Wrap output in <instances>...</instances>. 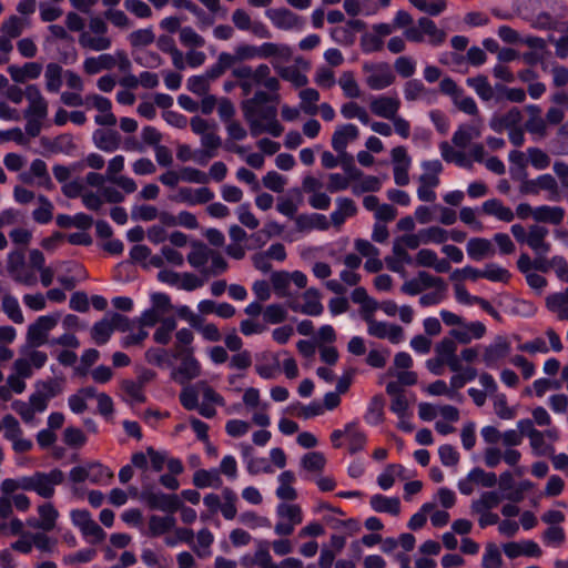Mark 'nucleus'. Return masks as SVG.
Here are the masks:
<instances>
[{
    "mask_svg": "<svg viewBox=\"0 0 568 568\" xmlns=\"http://www.w3.org/2000/svg\"><path fill=\"white\" fill-rule=\"evenodd\" d=\"M47 362L45 352L28 345L22 346L12 364V373L7 377V383L14 394H22L27 388L26 379L31 378L36 371L43 368Z\"/></svg>",
    "mask_w": 568,
    "mask_h": 568,
    "instance_id": "obj_1",
    "label": "nucleus"
},
{
    "mask_svg": "<svg viewBox=\"0 0 568 568\" xmlns=\"http://www.w3.org/2000/svg\"><path fill=\"white\" fill-rule=\"evenodd\" d=\"M27 108L23 111L26 119L24 130L29 136L36 138L40 134L43 122L48 118L49 103L36 84L26 87Z\"/></svg>",
    "mask_w": 568,
    "mask_h": 568,
    "instance_id": "obj_2",
    "label": "nucleus"
},
{
    "mask_svg": "<svg viewBox=\"0 0 568 568\" xmlns=\"http://www.w3.org/2000/svg\"><path fill=\"white\" fill-rule=\"evenodd\" d=\"M510 231L516 241L526 244L536 256L546 257L549 254L551 244L547 241L549 235L547 227L532 224L526 230L521 224H513Z\"/></svg>",
    "mask_w": 568,
    "mask_h": 568,
    "instance_id": "obj_3",
    "label": "nucleus"
},
{
    "mask_svg": "<svg viewBox=\"0 0 568 568\" xmlns=\"http://www.w3.org/2000/svg\"><path fill=\"white\" fill-rule=\"evenodd\" d=\"M78 42L81 48L102 52L112 47V39L108 34V24L100 17L90 19L88 28L79 34Z\"/></svg>",
    "mask_w": 568,
    "mask_h": 568,
    "instance_id": "obj_4",
    "label": "nucleus"
},
{
    "mask_svg": "<svg viewBox=\"0 0 568 568\" xmlns=\"http://www.w3.org/2000/svg\"><path fill=\"white\" fill-rule=\"evenodd\" d=\"M63 480L64 474L58 468L48 473L36 471L27 476V491H33L44 499H50L55 494V487L61 485Z\"/></svg>",
    "mask_w": 568,
    "mask_h": 568,
    "instance_id": "obj_5",
    "label": "nucleus"
},
{
    "mask_svg": "<svg viewBox=\"0 0 568 568\" xmlns=\"http://www.w3.org/2000/svg\"><path fill=\"white\" fill-rule=\"evenodd\" d=\"M60 314H47L39 316L27 328L26 342L28 346L38 348L42 345H50V332L58 325Z\"/></svg>",
    "mask_w": 568,
    "mask_h": 568,
    "instance_id": "obj_6",
    "label": "nucleus"
},
{
    "mask_svg": "<svg viewBox=\"0 0 568 568\" xmlns=\"http://www.w3.org/2000/svg\"><path fill=\"white\" fill-rule=\"evenodd\" d=\"M112 477L113 473L111 469L100 463H88L85 465L75 466L71 468L69 473V479L74 485L87 480L94 485H105Z\"/></svg>",
    "mask_w": 568,
    "mask_h": 568,
    "instance_id": "obj_7",
    "label": "nucleus"
},
{
    "mask_svg": "<svg viewBox=\"0 0 568 568\" xmlns=\"http://www.w3.org/2000/svg\"><path fill=\"white\" fill-rule=\"evenodd\" d=\"M362 68L366 85L374 91L384 90L395 82L396 77L387 62H365Z\"/></svg>",
    "mask_w": 568,
    "mask_h": 568,
    "instance_id": "obj_8",
    "label": "nucleus"
},
{
    "mask_svg": "<svg viewBox=\"0 0 568 568\" xmlns=\"http://www.w3.org/2000/svg\"><path fill=\"white\" fill-rule=\"evenodd\" d=\"M8 272L12 280L26 286H34L38 283L37 270L30 263L24 261L21 251L11 252L8 255Z\"/></svg>",
    "mask_w": 568,
    "mask_h": 568,
    "instance_id": "obj_9",
    "label": "nucleus"
},
{
    "mask_svg": "<svg viewBox=\"0 0 568 568\" xmlns=\"http://www.w3.org/2000/svg\"><path fill=\"white\" fill-rule=\"evenodd\" d=\"M277 523L274 531L278 536H290L294 532L295 527L303 521L302 509L296 504L282 503L276 507Z\"/></svg>",
    "mask_w": 568,
    "mask_h": 568,
    "instance_id": "obj_10",
    "label": "nucleus"
},
{
    "mask_svg": "<svg viewBox=\"0 0 568 568\" xmlns=\"http://www.w3.org/2000/svg\"><path fill=\"white\" fill-rule=\"evenodd\" d=\"M363 320L367 324V333L373 337L387 339L394 345L405 339L404 329L397 324L376 321L374 314L365 315Z\"/></svg>",
    "mask_w": 568,
    "mask_h": 568,
    "instance_id": "obj_11",
    "label": "nucleus"
},
{
    "mask_svg": "<svg viewBox=\"0 0 568 568\" xmlns=\"http://www.w3.org/2000/svg\"><path fill=\"white\" fill-rule=\"evenodd\" d=\"M271 284L278 297H291L290 285L294 284L297 288H305L307 276L301 271L286 272L278 271L271 274Z\"/></svg>",
    "mask_w": 568,
    "mask_h": 568,
    "instance_id": "obj_12",
    "label": "nucleus"
},
{
    "mask_svg": "<svg viewBox=\"0 0 568 568\" xmlns=\"http://www.w3.org/2000/svg\"><path fill=\"white\" fill-rule=\"evenodd\" d=\"M231 20L237 30L250 32L258 39H270L272 37L266 24L258 20H252L244 9H235Z\"/></svg>",
    "mask_w": 568,
    "mask_h": 568,
    "instance_id": "obj_13",
    "label": "nucleus"
},
{
    "mask_svg": "<svg viewBox=\"0 0 568 568\" xmlns=\"http://www.w3.org/2000/svg\"><path fill=\"white\" fill-rule=\"evenodd\" d=\"M394 182L398 186H405L409 183V170L412 166V158L408 155L405 146H395L390 151Z\"/></svg>",
    "mask_w": 568,
    "mask_h": 568,
    "instance_id": "obj_14",
    "label": "nucleus"
},
{
    "mask_svg": "<svg viewBox=\"0 0 568 568\" xmlns=\"http://www.w3.org/2000/svg\"><path fill=\"white\" fill-rule=\"evenodd\" d=\"M271 95L266 92L257 91L251 99H247L242 104L244 118L250 124L251 134L254 136L261 133L258 129V116L261 114L258 108L271 101Z\"/></svg>",
    "mask_w": 568,
    "mask_h": 568,
    "instance_id": "obj_15",
    "label": "nucleus"
},
{
    "mask_svg": "<svg viewBox=\"0 0 568 568\" xmlns=\"http://www.w3.org/2000/svg\"><path fill=\"white\" fill-rule=\"evenodd\" d=\"M124 169V156L115 155L109 161L106 169L108 182L119 186L124 193L131 194L136 191V183L133 179L125 175H118Z\"/></svg>",
    "mask_w": 568,
    "mask_h": 568,
    "instance_id": "obj_16",
    "label": "nucleus"
},
{
    "mask_svg": "<svg viewBox=\"0 0 568 568\" xmlns=\"http://www.w3.org/2000/svg\"><path fill=\"white\" fill-rule=\"evenodd\" d=\"M202 367L200 362L194 357L192 349H186L179 367L172 371V378L181 385L187 384L190 381L201 375Z\"/></svg>",
    "mask_w": 568,
    "mask_h": 568,
    "instance_id": "obj_17",
    "label": "nucleus"
},
{
    "mask_svg": "<svg viewBox=\"0 0 568 568\" xmlns=\"http://www.w3.org/2000/svg\"><path fill=\"white\" fill-rule=\"evenodd\" d=\"M288 306L294 312H300L310 316H318L324 311V306L321 303V294L313 287L303 293L302 303L297 300H290Z\"/></svg>",
    "mask_w": 568,
    "mask_h": 568,
    "instance_id": "obj_18",
    "label": "nucleus"
},
{
    "mask_svg": "<svg viewBox=\"0 0 568 568\" xmlns=\"http://www.w3.org/2000/svg\"><path fill=\"white\" fill-rule=\"evenodd\" d=\"M254 368L263 379H275L281 372L278 354L264 351L255 354Z\"/></svg>",
    "mask_w": 568,
    "mask_h": 568,
    "instance_id": "obj_19",
    "label": "nucleus"
},
{
    "mask_svg": "<svg viewBox=\"0 0 568 568\" xmlns=\"http://www.w3.org/2000/svg\"><path fill=\"white\" fill-rule=\"evenodd\" d=\"M404 98L408 102L422 101L434 104L437 101V91L427 88L420 80L413 79L404 84Z\"/></svg>",
    "mask_w": 568,
    "mask_h": 568,
    "instance_id": "obj_20",
    "label": "nucleus"
},
{
    "mask_svg": "<svg viewBox=\"0 0 568 568\" xmlns=\"http://www.w3.org/2000/svg\"><path fill=\"white\" fill-rule=\"evenodd\" d=\"M22 182L28 184H37L45 190H52L54 187L50 174L47 169V164L41 159L32 161L29 172H24L20 175Z\"/></svg>",
    "mask_w": 568,
    "mask_h": 568,
    "instance_id": "obj_21",
    "label": "nucleus"
},
{
    "mask_svg": "<svg viewBox=\"0 0 568 568\" xmlns=\"http://www.w3.org/2000/svg\"><path fill=\"white\" fill-rule=\"evenodd\" d=\"M39 518H29L27 525L42 531H51L55 528L59 511L51 503H44L37 508Z\"/></svg>",
    "mask_w": 568,
    "mask_h": 568,
    "instance_id": "obj_22",
    "label": "nucleus"
},
{
    "mask_svg": "<svg viewBox=\"0 0 568 568\" xmlns=\"http://www.w3.org/2000/svg\"><path fill=\"white\" fill-rule=\"evenodd\" d=\"M400 108V100L399 98L394 95H376L373 97L369 101V109L371 111L381 118L390 120L393 119Z\"/></svg>",
    "mask_w": 568,
    "mask_h": 568,
    "instance_id": "obj_23",
    "label": "nucleus"
},
{
    "mask_svg": "<svg viewBox=\"0 0 568 568\" xmlns=\"http://www.w3.org/2000/svg\"><path fill=\"white\" fill-rule=\"evenodd\" d=\"M481 131L483 120L476 116L469 123L459 125L454 132L452 141L455 146L465 149L473 140L481 135Z\"/></svg>",
    "mask_w": 568,
    "mask_h": 568,
    "instance_id": "obj_24",
    "label": "nucleus"
},
{
    "mask_svg": "<svg viewBox=\"0 0 568 568\" xmlns=\"http://www.w3.org/2000/svg\"><path fill=\"white\" fill-rule=\"evenodd\" d=\"M266 16L277 29L302 30L304 27L303 19L286 9L268 10Z\"/></svg>",
    "mask_w": 568,
    "mask_h": 568,
    "instance_id": "obj_25",
    "label": "nucleus"
},
{
    "mask_svg": "<svg viewBox=\"0 0 568 568\" xmlns=\"http://www.w3.org/2000/svg\"><path fill=\"white\" fill-rule=\"evenodd\" d=\"M359 135V130L355 124L346 123L338 125L332 135V148L339 154H346L349 142L355 141Z\"/></svg>",
    "mask_w": 568,
    "mask_h": 568,
    "instance_id": "obj_26",
    "label": "nucleus"
},
{
    "mask_svg": "<svg viewBox=\"0 0 568 568\" xmlns=\"http://www.w3.org/2000/svg\"><path fill=\"white\" fill-rule=\"evenodd\" d=\"M510 352V344L504 337H497L484 349L483 361L487 367L495 368Z\"/></svg>",
    "mask_w": 568,
    "mask_h": 568,
    "instance_id": "obj_27",
    "label": "nucleus"
},
{
    "mask_svg": "<svg viewBox=\"0 0 568 568\" xmlns=\"http://www.w3.org/2000/svg\"><path fill=\"white\" fill-rule=\"evenodd\" d=\"M457 352V344L450 337H444L435 346L436 356L446 363L452 372L460 371V359Z\"/></svg>",
    "mask_w": 568,
    "mask_h": 568,
    "instance_id": "obj_28",
    "label": "nucleus"
},
{
    "mask_svg": "<svg viewBox=\"0 0 568 568\" xmlns=\"http://www.w3.org/2000/svg\"><path fill=\"white\" fill-rule=\"evenodd\" d=\"M505 555L510 558H517L519 556L527 557H540L541 549L534 540H524L520 542L511 541L503 545Z\"/></svg>",
    "mask_w": 568,
    "mask_h": 568,
    "instance_id": "obj_29",
    "label": "nucleus"
},
{
    "mask_svg": "<svg viewBox=\"0 0 568 568\" xmlns=\"http://www.w3.org/2000/svg\"><path fill=\"white\" fill-rule=\"evenodd\" d=\"M42 70L43 67L39 62H27L23 65L11 64L8 67V73L17 83H24L29 80L38 79Z\"/></svg>",
    "mask_w": 568,
    "mask_h": 568,
    "instance_id": "obj_30",
    "label": "nucleus"
},
{
    "mask_svg": "<svg viewBox=\"0 0 568 568\" xmlns=\"http://www.w3.org/2000/svg\"><path fill=\"white\" fill-rule=\"evenodd\" d=\"M329 225L331 223L324 214L310 213L295 216V226L300 232L326 231Z\"/></svg>",
    "mask_w": 568,
    "mask_h": 568,
    "instance_id": "obj_31",
    "label": "nucleus"
},
{
    "mask_svg": "<svg viewBox=\"0 0 568 568\" xmlns=\"http://www.w3.org/2000/svg\"><path fill=\"white\" fill-rule=\"evenodd\" d=\"M466 252L468 257L474 261L493 257L496 253L493 242L485 237H471L467 242Z\"/></svg>",
    "mask_w": 568,
    "mask_h": 568,
    "instance_id": "obj_32",
    "label": "nucleus"
},
{
    "mask_svg": "<svg viewBox=\"0 0 568 568\" xmlns=\"http://www.w3.org/2000/svg\"><path fill=\"white\" fill-rule=\"evenodd\" d=\"M415 262L418 266L432 267L438 273H446L450 270L448 260L439 258L437 253L430 248H422L417 252Z\"/></svg>",
    "mask_w": 568,
    "mask_h": 568,
    "instance_id": "obj_33",
    "label": "nucleus"
},
{
    "mask_svg": "<svg viewBox=\"0 0 568 568\" xmlns=\"http://www.w3.org/2000/svg\"><path fill=\"white\" fill-rule=\"evenodd\" d=\"M357 213L355 202L348 197H337L336 209L331 213V222L336 229L345 223V221Z\"/></svg>",
    "mask_w": 568,
    "mask_h": 568,
    "instance_id": "obj_34",
    "label": "nucleus"
},
{
    "mask_svg": "<svg viewBox=\"0 0 568 568\" xmlns=\"http://www.w3.org/2000/svg\"><path fill=\"white\" fill-rule=\"evenodd\" d=\"M151 508L173 515L180 507L181 501L176 495H168L164 493H152L146 497Z\"/></svg>",
    "mask_w": 568,
    "mask_h": 568,
    "instance_id": "obj_35",
    "label": "nucleus"
},
{
    "mask_svg": "<svg viewBox=\"0 0 568 568\" xmlns=\"http://www.w3.org/2000/svg\"><path fill=\"white\" fill-rule=\"evenodd\" d=\"M116 65V58L110 53H102L97 57H88L83 61V71L93 75L103 70H111Z\"/></svg>",
    "mask_w": 568,
    "mask_h": 568,
    "instance_id": "obj_36",
    "label": "nucleus"
},
{
    "mask_svg": "<svg viewBox=\"0 0 568 568\" xmlns=\"http://www.w3.org/2000/svg\"><path fill=\"white\" fill-rule=\"evenodd\" d=\"M30 263L40 274L41 284L49 287L54 278V268L45 266V258L41 251L33 248L30 251Z\"/></svg>",
    "mask_w": 568,
    "mask_h": 568,
    "instance_id": "obj_37",
    "label": "nucleus"
},
{
    "mask_svg": "<svg viewBox=\"0 0 568 568\" xmlns=\"http://www.w3.org/2000/svg\"><path fill=\"white\" fill-rule=\"evenodd\" d=\"M258 118V129L261 133L265 131L275 138L283 133L284 128L276 119V109L274 106H268L263 110Z\"/></svg>",
    "mask_w": 568,
    "mask_h": 568,
    "instance_id": "obj_38",
    "label": "nucleus"
},
{
    "mask_svg": "<svg viewBox=\"0 0 568 568\" xmlns=\"http://www.w3.org/2000/svg\"><path fill=\"white\" fill-rule=\"evenodd\" d=\"M64 72L65 70L55 62H50L45 65L44 84L48 92L58 93L60 91L64 80Z\"/></svg>",
    "mask_w": 568,
    "mask_h": 568,
    "instance_id": "obj_39",
    "label": "nucleus"
},
{
    "mask_svg": "<svg viewBox=\"0 0 568 568\" xmlns=\"http://www.w3.org/2000/svg\"><path fill=\"white\" fill-rule=\"evenodd\" d=\"M193 485L197 488H221L223 480L216 468L199 469L193 474Z\"/></svg>",
    "mask_w": 568,
    "mask_h": 568,
    "instance_id": "obj_40",
    "label": "nucleus"
},
{
    "mask_svg": "<svg viewBox=\"0 0 568 568\" xmlns=\"http://www.w3.org/2000/svg\"><path fill=\"white\" fill-rule=\"evenodd\" d=\"M296 477L293 471L284 470L277 476L278 486L276 488V497L282 500H294L297 498V493L293 487Z\"/></svg>",
    "mask_w": 568,
    "mask_h": 568,
    "instance_id": "obj_41",
    "label": "nucleus"
},
{
    "mask_svg": "<svg viewBox=\"0 0 568 568\" xmlns=\"http://www.w3.org/2000/svg\"><path fill=\"white\" fill-rule=\"evenodd\" d=\"M93 140L98 149L111 153L119 149L121 138L116 131L100 129L93 133Z\"/></svg>",
    "mask_w": 568,
    "mask_h": 568,
    "instance_id": "obj_42",
    "label": "nucleus"
},
{
    "mask_svg": "<svg viewBox=\"0 0 568 568\" xmlns=\"http://www.w3.org/2000/svg\"><path fill=\"white\" fill-rule=\"evenodd\" d=\"M212 256V250L209 248L205 244L200 242L192 243V247L190 253L187 254L189 264L201 272L205 268V265L209 263L210 257Z\"/></svg>",
    "mask_w": 568,
    "mask_h": 568,
    "instance_id": "obj_43",
    "label": "nucleus"
},
{
    "mask_svg": "<svg viewBox=\"0 0 568 568\" xmlns=\"http://www.w3.org/2000/svg\"><path fill=\"white\" fill-rule=\"evenodd\" d=\"M565 217V210L560 206L540 205L534 209V220L558 225Z\"/></svg>",
    "mask_w": 568,
    "mask_h": 568,
    "instance_id": "obj_44",
    "label": "nucleus"
},
{
    "mask_svg": "<svg viewBox=\"0 0 568 568\" xmlns=\"http://www.w3.org/2000/svg\"><path fill=\"white\" fill-rule=\"evenodd\" d=\"M369 505L377 513H386L394 516L400 513V501L397 497L376 494L371 497Z\"/></svg>",
    "mask_w": 568,
    "mask_h": 568,
    "instance_id": "obj_45",
    "label": "nucleus"
},
{
    "mask_svg": "<svg viewBox=\"0 0 568 568\" xmlns=\"http://www.w3.org/2000/svg\"><path fill=\"white\" fill-rule=\"evenodd\" d=\"M548 310L560 321H568V287L560 293L551 294L546 300Z\"/></svg>",
    "mask_w": 568,
    "mask_h": 568,
    "instance_id": "obj_46",
    "label": "nucleus"
},
{
    "mask_svg": "<svg viewBox=\"0 0 568 568\" xmlns=\"http://www.w3.org/2000/svg\"><path fill=\"white\" fill-rule=\"evenodd\" d=\"M419 26L423 28L424 32V41L429 43L430 45L438 47L440 45L445 39L446 33L444 30L439 29L436 23L427 17L419 18Z\"/></svg>",
    "mask_w": 568,
    "mask_h": 568,
    "instance_id": "obj_47",
    "label": "nucleus"
},
{
    "mask_svg": "<svg viewBox=\"0 0 568 568\" xmlns=\"http://www.w3.org/2000/svg\"><path fill=\"white\" fill-rule=\"evenodd\" d=\"M351 178L358 179V181L352 185V192L355 195H359L366 192H377L382 187L381 179L374 175L362 176L361 172L355 171Z\"/></svg>",
    "mask_w": 568,
    "mask_h": 568,
    "instance_id": "obj_48",
    "label": "nucleus"
},
{
    "mask_svg": "<svg viewBox=\"0 0 568 568\" xmlns=\"http://www.w3.org/2000/svg\"><path fill=\"white\" fill-rule=\"evenodd\" d=\"M483 212L503 222H511L515 219L513 210L497 199L487 200L483 203Z\"/></svg>",
    "mask_w": 568,
    "mask_h": 568,
    "instance_id": "obj_49",
    "label": "nucleus"
},
{
    "mask_svg": "<svg viewBox=\"0 0 568 568\" xmlns=\"http://www.w3.org/2000/svg\"><path fill=\"white\" fill-rule=\"evenodd\" d=\"M346 438L351 454L363 450L367 442L366 434L358 427L357 422L346 424Z\"/></svg>",
    "mask_w": 568,
    "mask_h": 568,
    "instance_id": "obj_50",
    "label": "nucleus"
},
{
    "mask_svg": "<svg viewBox=\"0 0 568 568\" xmlns=\"http://www.w3.org/2000/svg\"><path fill=\"white\" fill-rule=\"evenodd\" d=\"M176 520L173 515H153L149 519V532L152 537L165 535L175 528Z\"/></svg>",
    "mask_w": 568,
    "mask_h": 568,
    "instance_id": "obj_51",
    "label": "nucleus"
},
{
    "mask_svg": "<svg viewBox=\"0 0 568 568\" xmlns=\"http://www.w3.org/2000/svg\"><path fill=\"white\" fill-rule=\"evenodd\" d=\"M467 85L474 89L476 94L485 102L490 100L500 101L499 97L494 94V89L490 85L488 79L484 75H478L467 79Z\"/></svg>",
    "mask_w": 568,
    "mask_h": 568,
    "instance_id": "obj_52",
    "label": "nucleus"
},
{
    "mask_svg": "<svg viewBox=\"0 0 568 568\" xmlns=\"http://www.w3.org/2000/svg\"><path fill=\"white\" fill-rule=\"evenodd\" d=\"M180 195L184 202L189 205L204 204L214 199V192L206 186H202L195 190L181 189Z\"/></svg>",
    "mask_w": 568,
    "mask_h": 568,
    "instance_id": "obj_53",
    "label": "nucleus"
},
{
    "mask_svg": "<svg viewBox=\"0 0 568 568\" xmlns=\"http://www.w3.org/2000/svg\"><path fill=\"white\" fill-rule=\"evenodd\" d=\"M523 115L519 109L513 108L506 114L501 116L493 118L490 121V128L494 131L500 132L504 129L517 128L521 122Z\"/></svg>",
    "mask_w": 568,
    "mask_h": 568,
    "instance_id": "obj_54",
    "label": "nucleus"
},
{
    "mask_svg": "<svg viewBox=\"0 0 568 568\" xmlns=\"http://www.w3.org/2000/svg\"><path fill=\"white\" fill-rule=\"evenodd\" d=\"M439 151L442 158L448 163H455L456 165L465 169L471 168V161L467 159L463 151L455 150L448 142H442L439 144Z\"/></svg>",
    "mask_w": 568,
    "mask_h": 568,
    "instance_id": "obj_55",
    "label": "nucleus"
},
{
    "mask_svg": "<svg viewBox=\"0 0 568 568\" xmlns=\"http://www.w3.org/2000/svg\"><path fill=\"white\" fill-rule=\"evenodd\" d=\"M38 206L32 211V219L39 224H48L53 219L54 205L44 195L37 196Z\"/></svg>",
    "mask_w": 568,
    "mask_h": 568,
    "instance_id": "obj_56",
    "label": "nucleus"
},
{
    "mask_svg": "<svg viewBox=\"0 0 568 568\" xmlns=\"http://www.w3.org/2000/svg\"><path fill=\"white\" fill-rule=\"evenodd\" d=\"M404 466L400 464H389L387 467L378 475L377 484L383 490H388L393 487L395 483V478H405L404 476Z\"/></svg>",
    "mask_w": 568,
    "mask_h": 568,
    "instance_id": "obj_57",
    "label": "nucleus"
},
{
    "mask_svg": "<svg viewBox=\"0 0 568 568\" xmlns=\"http://www.w3.org/2000/svg\"><path fill=\"white\" fill-rule=\"evenodd\" d=\"M1 306L2 311L10 321L16 324H22L24 322L22 310L16 296L11 294H4L2 296Z\"/></svg>",
    "mask_w": 568,
    "mask_h": 568,
    "instance_id": "obj_58",
    "label": "nucleus"
},
{
    "mask_svg": "<svg viewBox=\"0 0 568 568\" xmlns=\"http://www.w3.org/2000/svg\"><path fill=\"white\" fill-rule=\"evenodd\" d=\"M26 29V21L17 16H11L2 22L0 38L7 39L12 43V40L20 37Z\"/></svg>",
    "mask_w": 568,
    "mask_h": 568,
    "instance_id": "obj_59",
    "label": "nucleus"
},
{
    "mask_svg": "<svg viewBox=\"0 0 568 568\" xmlns=\"http://www.w3.org/2000/svg\"><path fill=\"white\" fill-rule=\"evenodd\" d=\"M291 54H292L291 48L285 44L264 42L257 47V58H260V59H267L271 57L290 59Z\"/></svg>",
    "mask_w": 568,
    "mask_h": 568,
    "instance_id": "obj_60",
    "label": "nucleus"
},
{
    "mask_svg": "<svg viewBox=\"0 0 568 568\" xmlns=\"http://www.w3.org/2000/svg\"><path fill=\"white\" fill-rule=\"evenodd\" d=\"M300 465L308 473H322L326 466V457L321 452H310L302 456Z\"/></svg>",
    "mask_w": 568,
    "mask_h": 568,
    "instance_id": "obj_61",
    "label": "nucleus"
},
{
    "mask_svg": "<svg viewBox=\"0 0 568 568\" xmlns=\"http://www.w3.org/2000/svg\"><path fill=\"white\" fill-rule=\"evenodd\" d=\"M501 496L497 491H484L477 499H474L470 505L471 511L490 510L499 505Z\"/></svg>",
    "mask_w": 568,
    "mask_h": 568,
    "instance_id": "obj_62",
    "label": "nucleus"
},
{
    "mask_svg": "<svg viewBox=\"0 0 568 568\" xmlns=\"http://www.w3.org/2000/svg\"><path fill=\"white\" fill-rule=\"evenodd\" d=\"M384 417V399L382 396H374L365 413L364 419L367 424L376 426L383 422Z\"/></svg>",
    "mask_w": 568,
    "mask_h": 568,
    "instance_id": "obj_63",
    "label": "nucleus"
},
{
    "mask_svg": "<svg viewBox=\"0 0 568 568\" xmlns=\"http://www.w3.org/2000/svg\"><path fill=\"white\" fill-rule=\"evenodd\" d=\"M253 562L260 568H278L270 554V541L258 540L253 557Z\"/></svg>",
    "mask_w": 568,
    "mask_h": 568,
    "instance_id": "obj_64",
    "label": "nucleus"
}]
</instances>
